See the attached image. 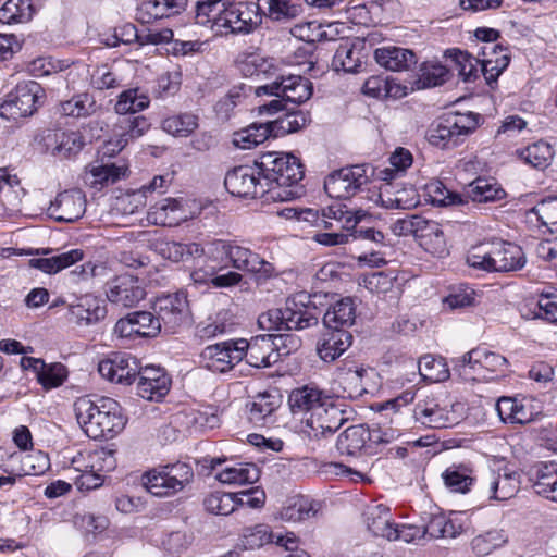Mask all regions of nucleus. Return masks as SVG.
Listing matches in <instances>:
<instances>
[{
  "label": "nucleus",
  "instance_id": "43",
  "mask_svg": "<svg viewBox=\"0 0 557 557\" xmlns=\"http://www.w3.org/2000/svg\"><path fill=\"white\" fill-rule=\"evenodd\" d=\"M380 200L382 206L386 209L408 210L419 203L414 189L403 188L392 193L389 182H387L385 187L381 190Z\"/></svg>",
  "mask_w": 557,
  "mask_h": 557
},
{
  "label": "nucleus",
  "instance_id": "20",
  "mask_svg": "<svg viewBox=\"0 0 557 557\" xmlns=\"http://www.w3.org/2000/svg\"><path fill=\"white\" fill-rule=\"evenodd\" d=\"M315 308L309 305V297L300 293L287 298L284 307L285 330H305L318 324Z\"/></svg>",
  "mask_w": 557,
  "mask_h": 557
},
{
  "label": "nucleus",
  "instance_id": "42",
  "mask_svg": "<svg viewBox=\"0 0 557 557\" xmlns=\"http://www.w3.org/2000/svg\"><path fill=\"white\" fill-rule=\"evenodd\" d=\"M309 123L308 113L301 110H286V113L275 121L269 122L272 137L276 138L304 128Z\"/></svg>",
  "mask_w": 557,
  "mask_h": 557
},
{
  "label": "nucleus",
  "instance_id": "31",
  "mask_svg": "<svg viewBox=\"0 0 557 557\" xmlns=\"http://www.w3.org/2000/svg\"><path fill=\"white\" fill-rule=\"evenodd\" d=\"M531 475L535 492L557 502V463H536L531 469Z\"/></svg>",
  "mask_w": 557,
  "mask_h": 557
},
{
  "label": "nucleus",
  "instance_id": "51",
  "mask_svg": "<svg viewBox=\"0 0 557 557\" xmlns=\"http://www.w3.org/2000/svg\"><path fill=\"white\" fill-rule=\"evenodd\" d=\"M150 127L147 119L144 116L124 117L119 122L117 128L120 132L117 136L119 150H122L129 140H134L143 136Z\"/></svg>",
  "mask_w": 557,
  "mask_h": 557
},
{
  "label": "nucleus",
  "instance_id": "49",
  "mask_svg": "<svg viewBox=\"0 0 557 557\" xmlns=\"http://www.w3.org/2000/svg\"><path fill=\"white\" fill-rule=\"evenodd\" d=\"M273 541L274 533L263 523L244 528L239 536V545L244 549H257Z\"/></svg>",
  "mask_w": 557,
  "mask_h": 557
},
{
  "label": "nucleus",
  "instance_id": "13",
  "mask_svg": "<svg viewBox=\"0 0 557 557\" xmlns=\"http://www.w3.org/2000/svg\"><path fill=\"white\" fill-rule=\"evenodd\" d=\"M368 165L356 164L332 172L324 181L325 193L335 199H349L368 184Z\"/></svg>",
  "mask_w": 557,
  "mask_h": 557
},
{
  "label": "nucleus",
  "instance_id": "22",
  "mask_svg": "<svg viewBox=\"0 0 557 557\" xmlns=\"http://www.w3.org/2000/svg\"><path fill=\"white\" fill-rule=\"evenodd\" d=\"M520 488V475L504 469L491 472L483 481V490L488 499L504 502L513 497Z\"/></svg>",
  "mask_w": 557,
  "mask_h": 557
},
{
  "label": "nucleus",
  "instance_id": "19",
  "mask_svg": "<svg viewBox=\"0 0 557 557\" xmlns=\"http://www.w3.org/2000/svg\"><path fill=\"white\" fill-rule=\"evenodd\" d=\"M86 210V198L81 189L64 190L55 197L49 207V214L58 222L73 223L79 220Z\"/></svg>",
  "mask_w": 557,
  "mask_h": 557
},
{
  "label": "nucleus",
  "instance_id": "58",
  "mask_svg": "<svg viewBox=\"0 0 557 557\" xmlns=\"http://www.w3.org/2000/svg\"><path fill=\"white\" fill-rule=\"evenodd\" d=\"M534 214L543 226L552 233L557 231V197L542 199L529 210L528 215Z\"/></svg>",
  "mask_w": 557,
  "mask_h": 557
},
{
  "label": "nucleus",
  "instance_id": "18",
  "mask_svg": "<svg viewBox=\"0 0 557 557\" xmlns=\"http://www.w3.org/2000/svg\"><path fill=\"white\" fill-rule=\"evenodd\" d=\"M107 298L124 308L137 306L145 298V289L138 280L129 274L119 275L107 283Z\"/></svg>",
  "mask_w": 557,
  "mask_h": 557
},
{
  "label": "nucleus",
  "instance_id": "39",
  "mask_svg": "<svg viewBox=\"0 0 557 557\" xmlns=\"http://www.w3.org/2000/svg\"><path fill=\"white\" fill-rule=\"evenodd\" d=\"M215 478L223 484H252L259 480L260 471L253 463H236L224 468Z\"/></svg>",
  "mask_w": 557,
  "mask_h": 557
},
{
  "label": "nucleus",
  "instance_id": "63",
  "mask_svg": "<svg viewBox=\"0 0 557 557\" xmlns=\"http://www.w3.org/2000/svg\"><path fill=\"white\" fill-rule=\"evenodd\" d=\"M332 65L336 71L354 73L360 66L359 53L347 42L342 44L334 54Z\"/></svg>",
  "mask_w": 557,
  "mask_h": 557
},
{
  "label": "nucleus",
  "instance_id": "47",
  "mask_svg": "<svg viewBox=\"0 0 557 557\" xmlns=\"http://www.w3.org/2000/svg\"><path fill=\"white\" fill-rule=\"evenodd\" d=\"M34 13L32 0H8L0 8V23H25Z\"/></svg>",
  "mask_w": 557,
  "mask_h": 557
},
{
  "label": "nucleus",
  "instance_id": "9",
  "mask_svg": "<svg viewBox=\"0 0 557 557\" xmlns=\"http://www.w3.org/2000/svg\"><path fill=\"white\" fill-rule=\"evenodd\" d=\"M288 341L294 347L298 345V339L282 334H264L252 337L249 342L240 338L237 341V346L240 348L242 359L245 357L248 364L255 368H267L275 363L278 358V352L275 351L277 347L276 341Z\"/></svg>",
  "mask_w": 557,
  "mask_h": 557
},
{
  "label": "nucleus",
  "instance_id": "57",
  "mask_svg": "<svg viewBox=\"0 0 557 557\" xmlns=\"http://www.w3.org/2000/svg\"><path fill=\"white\" fill-rule=\"evenodd\" d=\"M509 61V57L499 51H497V54L488 52L486 57L480 60L481 73L488 85L497 81L498 76L508 66Z\"/></svg>",
  "mask_w": 557,
  "mask_h": 557
},
{
  "label": "nucleus",
  "instance_id": "25",
  "mask_svg": "<svg viewBox=\"0 0 557 557\" xmlns=\"http://www.w3.org/2000/svg\"><path fill=\"white\" fill-rule=\"evenodd\" d=\"M352 335L347 330L327 329L317 343V354L324 362H332L351 345Z\"/></svg>",
  "mask_w": 557,
  "mask_h": 557
},
{
  "label": "nucleus",
  "instance_id": "64",
  "mask_svg": "<svg viewBox=\"0 0 557 557\" xmlns=\"http://www.w3.org/2000/svg\"><path fill=\"white\" fill-rule=\"evenodd\" d=\"M129 317L134 321L139 337H154L161 332L160 323L157 321L154 313L136 311L129 313Z\"/></svg>",
  "mask_w": 557,
  "mask_h": 557
},
{
  "label": "nucleus",
  "instance_id": "48",
  "mask_svg": "<svg viewBox=\"0 0 557 557\" xmlns=\"http://www.w3.org/2000/svg\"><path fill=\"white\" fill-rule=\"evenodd\" d=\"M418 368L420 375L425 381L444 382L450 376L447 362L442 357L425 355L419 360Z\"/></svg>",
  "mask_w": 557,
  "mask_h": 557
},
{
  "label": "nucleus",
  "instance_id": "30",
  "mask_svg": "<svg viewBox=\"0 0 557 557\" xmlns=\"http://www.w3.org/2000/svg\"><path fill=\"white\" fill-rule=\"evenodd\" d=\"M370 438V428L368 425H351L339 434L336 448L341 455L354 456L363 448L371 447Z\"/></svg>",
  "mask_w": 557,
  "mask_h": 557
},
{
  "label": "nucleus",
  "instance_id": "17",
  "mask_svg": "<svg viewBox=\"0 0 557 557\" xmlns=\"http://www.w3.org/2000/svg\"><path fill=\"white\" fill-rule=\"evenodd\" d=\"M201 362L210 371L224 373L242 361L237 341H230L207 346L200 354Z\"/></svg>",
  "mask_w": 557,
  "mask_h": 557
},
{
  "label": "nucleus",
  "instance_id": "24",
  "mask_svg": "<svg viewBox=\"0 0 557 557\" xmlns=\"http://www.w3.org/2000/svg\"><path fill=\"white\" fill-rule=\"evenodd\" d=\"M331 397L322 389L305 385L302 387L293 389L288 397V404L293 413H301L302 418L321 408L325 401Z\"/></svg>",
  "mask_w": 557,
  "mask_h": 557
},
{
  "label": "nucleus",
  "instance_id": "32",
  "mask_svg": "<svg viewBox=\"0 0 557 557\" xmlns=\"http://www.w3.org/2000/svg\"><path fill=\"white\" fill-rule=\"evenodd\" d=\"M356 319V307L349 297L342 298L330 307L323 315V324L326 329L346 330Z\"/></svg>",
  "mask_w": 557,
  "mask_h": 557
},
{
  "label": "nucleus",
  "instance_id": "23",
  "mask_svg": "<svg viewBox=\"0 0 557 557\" xmlns=\"http://www.w3.org/2000/svg\"><path fill=\"white\" fill-rule=\"evenodd\" d=\"M71 320L78 326H88L98 323L107 315V307L103 300L85 295L77 299L76 304L69 306Z\"/></svg>",
  "mask_w": 557,
  "mask_h": 557
},
{
  "label": "nucleus",
  "instance_id": "60",
  "mask_svg": "<svg viewBox=\"0 0 557 557\" xmlns=\"http://www.w3.org/2000/svg\"><path fill=\"white\" fill-rule=\"evenodd\" d=\"M315 513L317 509L314 503L301 497L284 507L281 511V517L285 521L300 522L310 519Z\"/></svg>",
  "mask_w": 557,
  "mask_h": 557
},
{
  "label": "nucleus",
  "instance_id": "34",
  "mask_svg": "<svg viewBox=\"0 0 557 557\" xmlns=\"http://www.w3.org/2000/svg\"><path fill=\"white\" fill-rule=\"evenodd\" d=\"M154 246L160 256L173 262L183 261L186 257H202L207 252L197 243L183 244L172 240H158Z\"/></svg>",
  "mask_w": 557,
  "mask_h": 557
},
{
  "label": "nucleus",
  "instance_id": "41",
  "mask_svg": "<svg viewBox=\"0 0 557 557\" xmlns=\"http://www.w3.org/2000/svg\"><path fill=\"white\" fill-rule=\"evenodd\" d=\"M496 410L505 423L524 424L532 420V413L517 398L500 397L496 403Z\"/></svg>",
  "mask_w": 557,
  "mask_h": 557
},
{
  "label": "nucleus",
  "instance_id": "35",
  "mask_svg": "<svg viewBox=\"0 0 557 557\" xmlns=\"http://www.w3.org/2000/svg\"><path fill=\"white\" fill-rule=\"evenodd\" d=\"M181 202L177 199L166 198L151 207L148 219L157 225H176L184 220Z\"/></svg>",
  "mask_w": 557,
  "mask_h": 557
},
{
  "label": "nucleus",
  "instance_id": "37",
  "mask_svg": "<svg viewBox=\"0 0 557 557\" xmlns=\"http://www.w3.org/2000/svg\"><path fill=\"white\" fill-rule=\"evenodd\" d=\"M280 406V397L264 392L255 396L249 407V420L257 426L267 424L268 419Z\"/></svg>",
  "mask_w": 557,
  "mask_h": 557
},
{
  "label": "nucleus",
  "instance_id": "11",
  "mask_svg": "<svg viewBox=\"0 0 557 557\" xmlns=\"http://www.w3.org/2000/svg\"><path fill=\"white\" fill-rule=\"evenodd\" d=\"M42 89L35 81H25L16 85L0 104V116L5 120L27 117L37 110V101Z\"/></svg>",
  "mask_w": 557,
  "mask_h": 557
},
{
  "label": "nucleus",
  "instance_id": "26",
  "mask_svg": "<svg viewBox=\"0 0 557 557\" xmlns=\"http://www.w3.org/2000/svg\"><path fill=\"white\" fill-rule=\"evenodd\" d=\"M374 59L380 66L394 72L407 71L418 62L412 50L396 46L375 49Z\"/></svg>",
  "mask_w": 557,
  "mask_h": 557
},
{
  "label": "nucleus",
  "instance_id": "27",
  "mask_svg": "<svg viewBox=\"0 0 557 557\" xmlns=\"http://www.w3.org/2000/svg\"><path fill=\"white\" fill-rule=\"evenodd\" d=\"M363 519L367 529L374 535L393 541L395 534V523L393 522L391 510L385 505L368 506L363 511Z\"/></svg>",
  "mask_w": 557,
  "mask_h": 557
},
{
  "label": "nucleus",
  "instance_id": "36",
  "mask_svg": "<svg viewBox=\"0 0 557 557\" xmlns=\"http://www.w3.org/2000/svg\"><path fill=\"white\" fill-rule=\"evenodd\" d=\"M84 252L81 249H72L49 258H35L29 260L32 268L38 269L47 274H54L59 271L81 261Z\"/></svg>",
  "mask_w": 557,
  "mask_h": 557
},
{
  "label": "nucleus",
  "instance_id": "5",
  "mask_svg": "<svg viewBox=\"0 0 557 557\" xmlns=\"http://www.w3.org/2000/svg\"><path fill=\"white\" fill-rule=\"evenodd\" d=\"M258 166L263 171L270 188L278 187L282 193L294 189L299 196L298 183L304 178L305 172L299 159L290 153L267 152L258 159Z\"/></svg>",
  "mask_w": 557,
  "mask_h": 557
},
{
  "label": "nucleus",
  "instance_id": "33",
  "mask_svg": "<svg viewBox=\"0 0 557 557\" xmlns=\"http://www.w3.org/2000/svg\"><path fill=\"white\" fill-rule=\"evenodd\" d=\"M258 12L275 22H287L301 13V7L292 0H258Z\"/></svg>",
  "mask_w": 557,
  "mask_h": 557
},
{
  "label": "nucleus",
  "instance_id": "15",
  "mask_svg": "<svg viewBox=\"0 0 557 557\" xmlns=\"http://www.w3.org/2000/svg\"><path fill=\"white\" fill-rule=\"evenodd\" d=\"M345 411L333 404L331 399L324 403L321 408L302 418L301 421L308 430L309 437L318 438L336 432L346 420Z\"/></svg>",
  "mask_w": 557,
  "mask_h": 557
},
{
  "label": "nucleus",
  "instance_id": "8",
  "mask_svg": "<svg viewBox=\"0 0 557 557\" xmlns=\"http://www.w3.org/2000/svg\"><path fill=\"white\" fill-rule=\"evenodd\" d=\"M366 216L363 210L349 209L345 203L335 202L321 212L314 209H302L298 213V221L308 222L319 228H338L349 231Z\"/></svg>",
  "mask_w": 557,
  "mask_h": 557
},
{
  "label": "nucleus",
  "instance_id": "61",
  "mask_svg": "<svg viewBox=\"0 0 557 557\" xmlns=\"http://www.w3.org/2000/svg\"><path fill=\"white\" fill-rule=\"evenodd\" d=\"M206 510L213 515L227 516L236 509L233 493L215 492L203 499Z\"/></svg>",
  "mask_w": 557,
  "mask_h": 557
},
{
  "label": "nucleus",
  "instance_id": "46",
  "mask_svg": "<svg viewBox=\"0 0 557 557\" xmlns=\"http://www.w3.org/2000/svg\"><path fill=\"white\" fill-rule=\"evenodd\" d=\"M150 103L148 95L139 88H131L120 94L115 103V112L126 115L146 109Z\"/></svg>",
  "mask_w": 557,
  "mask_h": 557
},
{
  "label": "nucleus",
  "instance_id": "45",
  "mask_svg": "<svg viewBox=\"0 0 557 557\" xmlns=\"http://www.w3.org/2000/svg\"><path fill=\"white\" fill-rule=\"evenodd\" d=\"M446 57L450 59L454 69L465 82H474L479 77V59L458 49L447 50Z\"/></svg>",
  "mask_w": 557,
  "mask_h": 557
},
{
  "label": "nucleus",
  "instance_id": "12",
  "mask_svg": "<svg viewBox=\"0 0 557 557\" xmlns=\"http://www.w3.org/2000/svg\"><path fill=\"white\" fill-rule=\"evenodd\" d=\"M160 329L165 333H176L188 322L189 307L183 293L166 294L156 298L152 306Z\"/></svg>",
  "mask_w": 557,
  "mask_h": 557
},
{
  "label": "nucleus",
  "instance_id": "21",
  "mask_svg": "<svg viewBox=\"0 0 557 557\" xmlns=\"http://www.w3.org/2000/svg\"><path fill=\"white\" fill-rule=\"evenodd\" d=\"M137 394L147 400H160L170 389V379L160 367L147 366L139 369Z\"/></svg>",
  "mask_w": 557,
  "mask_h": 557
},
{
  "label": "nucleus",
  "instance_id": "53",
  "mask_svg": "<svg viewBox=\"0 0 557 557\" xmlns=\"http://www.w3.org/2000/svg\"><path fill=\"white\" fill-rule=\"evenodd\" d=\"M506 542L507 536L504 530L493 529L475 536L471 542V548L476 556H486Z\"/></svg>",
  "mask_w": 557,
  "mask_h": 557
},
{
  "label": "nucleus",
  "instance_id": "6",
  "mask_svg": "<svg viewBox=\"0 0 557 557\" xmlns=\"http://www.w3.org/2000/svg\"><path fill=\"white\" fill-rule=\"evenodd\" d=\"M480 115L473 112L449 113L426 132L428 141L441 149H451L465 141L476 129Z\"/></svg>",
  "mask_w": 557,
  "mask_h": 557
},
{
  "label": "nucleus",
  "instance_id": "29",
  "mask_svg": "<svg viewBox=\"0 0 557 557\" xmlns=\"http://www.w3.org/2000/svg\"><path fill=\"white\" fill-rule=\"evenodd\" d=\"M424 537L435 539H456L465 532L463 525L458 517H446L444 513L431 515L428 522L422 525Z\"/></svg>",
  "mask_w": 557,
  "mask_h": 557
},
{
  "label": "nucleus",
  "instance_id": "40",
  "mask_svg": "<svg viewBox=\"0 0 557 557\" xmlns=\"http://www.w3.org/2000/svg\"><path fill=\"white\" fill-rule=\"evenodd\" d=\"M367 370L363 367L347 368L338 375V383L343 388V398L357 399L362 397L368 391L363 384V377Z\"/></svg>",
  "mask_w": 557,
  "mask_h": 557
},
{
  "label": "nucleus",
  "instance_id": "1",
  "mask_svg": "<svg viewBox=\"0 0 557 557\" xmlns=\"http://www.w3.org/2000/svg\"><path fill=\"white\" fill-rule=\"evenodd\" d=\"M73 407L78 424L92 440L112 438L127 422L121 405L110 397L92 400L83 396L75 400Z\"/></svg>",
  "mask_w": 557,
  "mask_h": 557
},
{
  "label": "nucleus",
  "instance_id": "59",
  "mask_svg": "<svg viewBox=\"0 0 557 557\" xmlns=\"http://www.w3.org/2000/svg\"><path fill=\"white\" fill-rule=\"evenodd\" d=\"M197 126V116L190 113L172 115L162 122V128L174 136H188Z\"/></svg>",
  "mask_w": 557,
  "mask_h": 557
},
{
  "label": "nucleus",
  "instance_id": "38",
  "mask_svg": "<svg viewBox=\"0 0 557 557\" xmlns=\"http://www.w3.org/2000/svg\"><path fill=\"white\" fill-rule=\"evenodd\" d=\"M98 104L94 95L82 92L60 103V112L64 116L87 117L98 112Z\"/></svg>",
  "mask_w": 557,
  "mask_h": 557
},
{
  "label": "nucleus",
  "instance_id": "16",
  "mask_svg": "<svg viewBox=\"0 0 557 557\" xmlns=\"http://www.w3.org/2000/svg\"><path fill=\"white\" fill-rule=\"evenodd\" d=\"M139 369V361L127 352L112 354L111 357L101 360L98 366L102 377L125 385L136 381Z\"/></svg>",
  "mask_w": 557,
  "mask_h": 557
},
{
  "label": "nucleus",
  "instance_id": "14",
  "mask_svg": "<svg viewBox=\"0 0 557 557\" xmlns=\"http://www.w3.org/2000/svg\"><path fill=\"white\" fill-rule=\"evenodd\" d=\"M461 408L460 404H455L447 409L441 407L435 399L426 398L417 403L413 417L422 425L431 429L449 428L459 422L461 414L458 413V409Z\"/></svg>",
  "mask_w": 557,
  "mask_h": 557
},
{
  "label": "nucleus",
  "instance_id": "54",
  "mask_svg": "<svg viewBox=\"0 0 557 557\" xmlns=\"http://www.w3.org/2000/svg\"><path fill=\"white\" fill-rule=\"evenodd\" d=\"M553 156L554 150L552 146L544 140H539L520 151V157L527 163L537 169L548 166Z\"/></svg>",
  "mask_w": 557,
  "mask_h": 557
},
{
  "label": "nucleus",
  "instance_id": "55",
  "mask_svg": "<svg viewBox=\"0 0 557 557\" xmlns=\"http://www.w3.org/2000/svg\"><path fill=\"white\" fill-rule=\"evenodd\" d=\"M243 71L246 75L256 76L260 82H264L263 84L272 82L275 76H282L271 61L259 55L249 57Z\"/></svg>",
  "mask_w": 557,
  "mask_h": 557
},
{
  "label": "nucleus",
  "instance_id": "50",
  "mask_svg": "<svg viewBox=\"0 0 557 557\" xmlns=\"http://www.w3.org/2000/svg\"><path fill=\"white\" fill-rule=\"evenodd\" d=\"M449 77V70L437 62H424L419 69L416 82L418 89L431 88L444 84Z\"/></svg>",
  "mask_w": 557,
  "mask_h": 557
},
{
  "label": "nucleus",
  "instance_id": "4",
  "mask_svg": "<svg viewBox=\"0 0 557 557\" xmlns=\"http://www.w3.org/2000/svg\"><path fill=\"white\" fill-rule=\"evenodd\" d=\"M206 255L209 260L221 264V269L231 265L238 271L262 273L267 276L273 271L272 264L257 252L232 240L211 242Z\"/></svg>",
  "mask_w": 557,
  "mask_h": 557
},
{
  "label": "nucleus",
  "instance_id": "3",
  "mask_svg": "<svg viewBox=\"0 0 557 557\" xmlns=\"http://www.w3.org/2000/svg\"><path fill=\"white\" fill-rule=\"evenodd\" d=\"M224 185L233 196L265 198L267 201H288L297 195L294 189L282 193L278 187L270 188L263 176V171L258 166V160L255 162V166L240 165L227 172Z\"/></svg>",
  "mask_w": 557,
  "mask_h": 557
},
{
  "label": "nucleus",
  "instance_id": "56",
  "mask_svg": "<svg viewBox=\"0 0 557 557\" xmlns=\"http://www.w3.org/2000/svg\"><path fill=\"white\" fill-rule=\"evenodd\" d=\"M412 164V154L405 148H398L389 157V168L380 170L379 177L382 181L391 182L404 173Z\"/></svg>",
  "mask_w": 557,
  "mask_h": 557
},
{
  "label": "nucleus",
  "instance_id": "52",
  "mask_svg": "<svg viewBox=\"0 0 557 557\" xmlns=\"http://www.w3.org/2000/svg\"><path fill=\"white\" fill-rule=\"evenodd\" d=\"M468 193L478 202L500 200L506 195L505 190L497 183L482 177H478L469 185Z\"/></svg>",
  "mask_w": 557,
  "mask_h": 557
},
{
  "label": "nucleus",
  "instance_id": "10",
  "mask_svg": "<svg viewBox=\"0 0 557 557\" xmlns=\"http://www.w3.org/2000/svg\"><path fill=\"white\" fill-rule=\"evenodd\" d=\"M313 92V85L309 78L300 75L275 76L272 82L256 87L255 94L283 97L288 103L299 106L308 101Z\"/></svg>",
  "mask_w": 557,
  "mask_h": 557
},
{
  "label": "nucleus",
  "instance_id": "7",
  "mask_svg": "<svg viewBox=\"0 0 557 557\" xmlns=\"http://www.w3.org/2000/svg\"><path fill=\"white\" fill-rule=\"evenodd\" d=\"M194 472L187 463L168 465L161 470L146 472L141 480L147 491L158 497L171 496L193 481Z\"/></svg>",
  "mask_w": 557,
  "mask_h": 557
},
{
  "label": "nucleus",
  "instance_id": "28",
  "mask_svg": "<svg viewBox=\"0 0 557 557\" xmlns=\"http://www.w3.org/2000/svg\"><path fill=\"white\" fill-rule=\"evenodd\" d=\"M127 168L115 163L96 161L86 168L85 181L94 188L113 185L125 176Z\"/></svg>",
  "mask_w": 557,
  "mask_h": 557
},
{
  "label": "nucleus",
  "instance_id": "44",
  "mask_svg": "<svg viewBox=\"0 0 557 557\" xmlns=\"http://www.w3.org/2000/svg\"><path fill=\"white\" fill-rule=\"evenodd\" d=\"M272 137L269 122L252 124L234 134L233 144L240 149H251Z\"/></svg>",
  "mask_w": 557,
  "mask_h": 557
},
{
  "label": "nucleus",
  "instance_id": "2",
  "mask_svg": "<svg viewBox=\"0 0 557 557\" xmlns=\"http://www.w3.org/2000/svg\"><path fill=\"white\" fill-rule=\"evenodd\" d=\"M527 262L522 248L505 240H491L472 247L467 255L469 267L486 272H515Z\"/></svg>",
  "mask_w": 557,
  "mask_h": 557
},
{
  "label": "nucleus",
  "instance_id": "62",
  "mask_svg": "<svg viewBox=\"0 0 557 557\" xmlns=\"http://www.w3.org/2000/svg\"><path fill=\"white\" fill-rule=\"evenodd\" d=\"M67 377L66 367L60 362L45 363L44 369L38 372L37 381L45 389L55 388L63 384Z\"/></svg>",
  "mask_w": 557,
  "mask_h": 557
}]
</instances>
